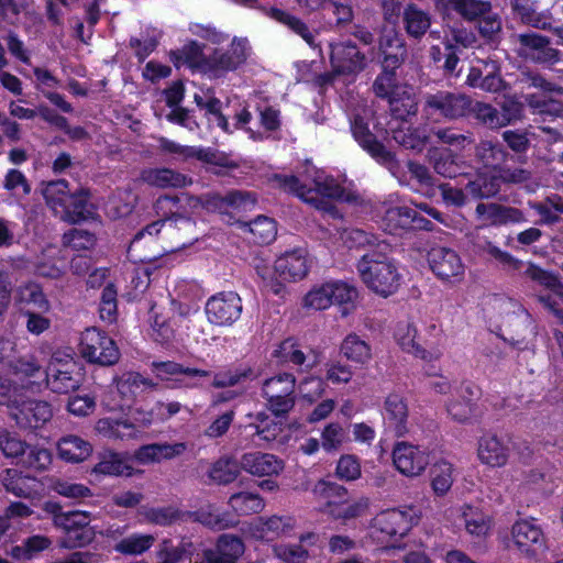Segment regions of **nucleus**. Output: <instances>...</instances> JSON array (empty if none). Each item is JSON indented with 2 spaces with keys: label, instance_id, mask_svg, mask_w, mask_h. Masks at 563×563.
Segmentation results:
<instances>
[{
  "label": "nucleus",
  "instance_id": "obj_1",
  "mask_svg": "<svg viewBox=\"0 0 563 563\" xmlns=\"http://www.w3.org/2000/svg\"><path fill=\"white\" fill-rule=\"evenodd\" d=\"M274 180L285 191L297 195L305 202L312 205L332 218H340V213L330 199H342L343 188L331 177L316 173L311 183H301L294 175H276Z\"/></svg>",
  "mask_w": 563,
  "mask_h": 563
},
{
  "label": "nucleus",
  "instance_id": "obj_2",
  "mask_svg": "<svg viewBox=\"0 0 563 563\" xmlns=\"http://www.w3.org/2000/svg\"><path fill=\"white\" fill-rule=\"evenodd\" d=\"M389 252H365L356 266L368 289L384 298L397 291L401 279L396 264L388 256Z\"/></svg>",
  "mask_w": 563,
  "mask_h": 563
},
{
  "label": "nucleus",
  "instance_id": "obj_3",
  "mask_svg": "<svg viewBox=\"0 0 563 563\" xmlns=\"http://www.w3.org/2000/svg\"><path fill=\"white\" fill-rule=\"evenodd\" d=\"M179 201L180 197L177 196H164L158 198L155 205L157 211H164V214H166V211L168 210L172 213V217H166L146 225L135 234L132 243L143 239L145 235H157L163 228L168 233H173L177 230L180 245H186L194 239L196 223L192 219L180 216L173 210L174 207H177Z\"/></svg>",
  "mask_w": 563,
  "mask_h": 563
},
{
  "label": "nucleus",
  "instance_id": "obj_4",
  "mask_svg": "<svg viewBox=\"0 0 563 563\" xmlns=\"http://www.w3.org/2000/svg\"><path fill=\"white\" fill-rule=\"evenodd\" d=\"M296 383V377L290 373H280L263 382L266 407L275 416H285L295 407Z\"/></svg>",
  "mask_w": 563,
  "mask_h": 563
},
{
  "label": "nucleus",
  "instance_id": "obj_5",
  "mask_svg": "<svg viewBox=\"0 0 563 563\" xmlns=\"http://www.w3.org/2000/svg\"><path fill=\"white\" fill-rule=\"evenodd\" d=\"M351 131L356 142L380 165L386 167L393 176L400 178L402 167L396 154L387 150L369 131L367 123L360 115L351 121Z\"/></svg>",
  "mask_w": 563,
  "mask_h": 563
},
{
  "label": "nucleus",
  "instance_id": "obj_6",
  "mask_svg": "<svg viewBox=\"0 0 563 563\" xmlns=\"http://www.w3.org/2000/svg\"><path fill=\"white\" fill-rule=\"evenodd\" d=\"M91 515L87 511H69L68 517H59L56 520V528L64 531L59 542L63 549H77L90 544L96 537L93 527L90 526Z\"/></svg>",
  "mask_w": 563,
  "mask_h": 563
},
{
  "label": "nucleus",
  "instance_id": "obj_7",
  "mask_svg": "<svg viewBox=\"0 0 563 563\" xmlns=\"http://www.w3.org/2000/svg\"><path fill=\"white\" fill-rule=\"evenodd\" d=\"M80 353L88 362L102 366L113 365L120 358L114 341L96 328L86 329L81 333Z\"/></svg>",
  "mask_w": 563,
  "mask_h": 563
},
{
  "label": "nucleus",
  "instance_id": "obj_8",
  "mask_svg": "<svg viewBox=\"0 0 563 563\" xmlns=\"http://www.w3.org/2000/svg\"><path fill=\"white\" fill-rule=\"evenodd\" d=\"M357 298L355 287L340 280L328 282L312 288L305 297V306L323 310L331 305H347Z\"/></svg>",
  "mask_w": 563,
  "mask_h": 563
},
{
  "label": "nucleus",
  "instance_id": "obj_9",
  "mask_svg": "<svg viewBox=\"0 0 563 563\" xmlns=\"http://www.w3.org/2000/svg\"><path fill=\"white\" fill-rule=\"evenodd\" d=\"M243 303L238 292L222 291L210 297L206 303L207 319L218 327H230L242 313Z\"/></svg>",
  "mask_w": 563,
  "mask_h": 563
},
{
  "label": "nucleus",
  "instance_id": "obj_10",
  "mask_svg": "<svg viewBox=\"0 0 563 563\" xmlns=\"http://www.w3.org/2000/svg\"><path fill=\"white\" fill-rule=\"evenodd\" d=\"M472 98L462 92L438 91L426 97L424 107L446 120H459L470 114Z\"/></svg>",
  "mask_w": 563,
  "mask_h": 563
},
{
  "label": "nucleus",
  "instance_id": "obj_11",
  "mask_svg": "<svg viewBox=\"0 0 563 563\" xmlns=\"http://www.w3.org/2000/svg\"><path fill=\"white\" fill-rule=\"evenodd\" d=\"M330 49V63L334 73L355 75L365 69L367 58L353 42L331 43Z\"/></svg>",
  "mask_w": 563,
  "mask_h": 563
},
{
  "label": "nucleus",
  "instance_id": "obj_12",
  "mask_svg": "<svg viewBox=\"0 0 563 563\" xmlns=\"http://www.w3.org/2000/svg\"><path fill=\"white\" fill-rule=\"evenodd\" d=\"M250 55L246 38L234 37L227 51L216 49L206 62L207 69L216 76L233 71L243 65Z\"/></svg>",
  "mask_w": 563,
  "mask_h": 563
},
{
  "label": "nucleus",
  "instance_id": "obj_13",
  "mask_svg": "<svg viewBox=\"0 0 563 563\" xmlns=\"http://www.w3.org/2000/svg\"><path fill=\"white\" fill-rule=\"evenodd\" d=\"M9 416L21 430H34L43 427L53 417V408L44 400L20 401L10 410Z\"/></svg>",
  "mask_w": 563,
  "mask_h": 563
},
{
  "label": "nucleus",
  "instance_id": "obj_14",
  "mask_svg": "<svg viewBox=\"0 0 563 563\" xmlns=\"http://www.w3.org/2000/svg\"><path fill=\"white\" fill-rule=\"evenodd\" d=\"M242 540L233 534H222L216 549H207L198 553L194 563H235L243 554Z\"/></svg>",
  "mask_w": 563,
  "mask_h": 563
},
{
  "label": "nucleus",
  "instance_id": "obj_15",
  "mask_svg": "<svg viewBox=\"0 0 563 563\" xmlns=\"http://www.w3.org/2000/svg\"><path fill=\"white\" fill-rule=\"evenodd\" d=\"M53 393L67 394L80 385V376L74 363H51L42 379Z\"/></svg>",
  "mask_w": 563,
  "mask_h": 563
},
{
  "label": "nucleus",
  "instance_id": "obj_16",
  "mask_svg": "<svg viewBox=\"0 0 563 563\" xmlns=\"http://www.w3.org/2000/svg\"><path fill=\"white\" fill-rule=\"evenodd\" d=\"M428 262L432 272L443 280L461 277L464 273L461 257L449 247H432L428 253Z\"/></svg>",
  "mask_w": 563,
  "mask_h": 563
},
{
  "label": "nucleus",
  "instance_id": "obj_17",
  "mask_svg": "<svg viewBox=\"0 0 563 563\" xmlns=\"http://www.w3.org/2000/svg\"><path fill=\"white\" fill-rule=\"evenodd\" d=\"M514 544L528 556H537L544 551V536L539 526L531 521H519L511 530Z\"/></svg>",
  "mask_w": 563,
  "mask_h": 563
},
{
  "label": "nucleus",
  "instance_id": "obj_18",
  "mask_svg": "<svg viewBox=\"0 0 563 563\" xmlns=\"http://www.w3.org/2000/svg\"><path fill=\"white\" fill-rule=\"evenodd\" d=\"M393 461L396 468L406 476L420 475L429 464L428 455L407 442L396 444Z\"/></svg>",
  "mask_w": 563,
  "mask_h": 563
},
{
  "label": "nucleus",
  "instance_id": "obj_19",
  "mask_svg": "<svg viewBox=\"0 0 563 563\" xmlns=\"http://www.w3.org/2000/svg\"><path fill=\"white\" fill-rule=\"evenodd\" d=\"M241 468L254 476L278 475L284 470V462L276 455L263 452H250L241 456Z\"/></svg>",
  "mask_w": 563,
  "mask_h": 563
},
{
  "label": "nucleus",
  "instance_id": "obj_20",
  "mask_svg": "<svg viewBox=\"0 0 563 563\" xmlns=\"http://www.w3.org/2000/svg\"><path fill=\"white\" fill-rule=\"evenodd\" d=\"M412 526V517L398 509H389L380 512L374 519V528L388 538L404 537Z\"/></svg>",
  "mask_w": 563,
  "mask_h": 563
},
{
  "label": "nucleus",
  "instance_id": "obj_21",
  "mask_svg": "<svg viewBox=\"0 0 563 563\" xmlns=\"http://www.w3.org/2000/svg\"><path fill=\"white\" fill-rule=\"evenodd\" d=\"M477 456L483 464L501 467L508 462L509 448L496 434H484L478 440Z\"/></svg>",
  "mask_w": 563,
  "mask_h": 563
},
{
  "label": "nucleus",
  "instance_id": "obj_22",
  "mask_svg": "<svg viewBox=\"0 0 563 563\" xmlns=\"http://www.w3.org/2000/svg\"><path fill=\"white\" fill-rule=\"evenodd\" d=\"M187 450L186 442L152 443L141 446L136 452V457L142 463H159L181 456Z\"/></svg>",
  "mask_w": 563,
  "mask_h": 563
},
{
  "label": "nucleus",
  "instance_id": "obj_23",
  "mask_svg": "<svg viewBox=\"0 0 563 563\" xmlns=\"http://www.w3.org/2000/svg\"><path fill=\"white\" fill-rule=\"evenodd\" d=\"M393 140L401 147L421 153L430 141V135L424 128L405 125L400 123L390 128Z\"/></svg>",
  "mask_w": 563,
  "mask_h": 563
},
{
  "label": "nucleus",
  "instance_id": "obj_24",
  "mask_svg": "<svg viewBox=\"0 0 563 563\" xmlns=\"http://www.w3.org/2000/svg\"><path fill=\"white\" fill-rule=\"evenodd\" d=\"M140 178L145 184L157 188H183L192 183L186 175L170 168H146Z\"/></svg>",
  "mask_w": 563,
  "mask_h": 563
},
{
  "label": "nucleus",
  "instance_id": "obj_25",
  "mask_svg": "<svg viewBox=\"0 0 563 563\" xmlns=\"http://www.w3.org/2000/svg\"><path fill=\"white\" fill-rule=\"evenodd\" d=\"M388 102L390 114L397 120L407 121L418 113V99L412 88H397Z\"/></svg>",
  "mask_w": 563,
  "mask_h": 563
},
{
  "label": "nucleus",
  "instance_id": "obj_26",
  "mask_svg": "<svg viewBox=\"0 0 563 563\" xmlns=\"http://www.w3.org/2000/svg\"><path fill=\"white\" fill-rule=\"evenodd\" d=\"M476 214L493 225H503L509 222H521L525 216L521 210L498 203H478Z\"/></svg>",
  "mask_w": 563,
  "mask_h": 563
},
{
  "label": "nucleus",
  "instance_id": "obj_27",
  "mask_svg": "<svg viewBox=\"0 0 563 563\" xmlns=\"http://www.w3.org/2000/svg\"><path fill=\"white\" fill-rule=\"evenodd\" d=\"M235 223L244 233H249L250 241L256 244H268L277 234L275 221L265 216H258L250 222L238 220Z\"/></svg>",
  "mask_w": 563,
  "mask_h": 563
},
{
  "label": "nucleus",
  "instance_id": "obj_28",
  "mask_svg": "<svg viewBox=\"0 0 563 563\" xmlns=\"http://www.w3.org/2000/svg\"><path fill=\"white\" fill-rule=\"evenodd\" d=\"M474 156L484 167L497 173L503 164L508 161L510 154L501 144L490 140H482L475 146Z\"/></svg>",
  "mask_w": 563,
  "mask_h": 563
},
{
  "label": "nucleus",
  "instance_id": "obj_29",
  "mask_svg": "<svg viewBox=\"0 0 563 563\" xmlns=\"http://www.w3.org/2000/svg\"><path fill=\"white\" fill-rule=\"evenodd\" d=\"M385 419L396 435L402 437L408 432V408L404 398L390 394L385 400Z\"/></svg>",
  "mask_w": 563,
  "mask_h": 563
},
{
  "label": "nucleus",
  "instance_id": "obj_30",
  "mask_svg": "<svg viewBox=\"0 0 563 563\" xmlns=\"http://www.w3.org/2000/svg\"><path fill=\"white\" fill-rule=\"evenodd\" d=\"M275 271L285 280L303 278L308 273L306 256L300 251L288 252L275 262Z\"/></svg>",
  "mask_w": 563,
  "mask_h": 563
},
{
  "label": "nucleus",
  "instance_id": "obj_31",
  "mask_svg": "<svg viewBox=\"0 0 563 563\" xmlns=\"http://www.w3.org/2000/svg\"><path fill=\"white\" fill-rule=\"evenodd\" d=\"M268 15L279 23L286 25L295 34L299 35L310 47H319L317 42L318 32L316 30H311L307 23L298 16H295L291 13L278 8H271Z\"/></svg>",
  "mask_w": 563,
  "mask_h": 563
},
{
  "label": "nucleus",
  "instance_id": "obj_32",
  "mask_svg": "<svg viewBox=\"0 0 563 563\" xmlns=\"http://www.w3.org/2000/svg\"><path fill=\"white\" fill-rule=\"evenodd\" d=\"M440 9L453 10L467 21H475L492 10V3L484 0H435Z\"/></svg>",
  "mask_w": 563,
  "mask_h": 563
},
{
  "label": "nucleus",
  "instance_id": "obj_33",
  "mask_svg": "<svg viewBox=\"0 0 563 563\" xmlns=\"http://www.w3.org/2000/svg\"><path fill=\"white\" fill-rule=\"evenodd\" d=\"M57 451L62 460L71 463H79L90 456L92 446L88 441L80 437L69 434L58 441Z\"/></svg>",
  "mask_w": 563,
  "mask_h": 563
},
{
  "label": "nucleus",
  "instance_id": "obj_34",
  "mask_svg": "<svg viewBox=\"0 0 563 563\" xmlns=\"http://www.w3.org/2000/svg\"><path fill=\"white\" fill-rule=\"evenodd\" d=\"M91 214L88 190L80 188L71 190L70 199L60 212V218L70 223L88 219Z\"/></svg>",
  "mask_w": 563,
  "mask_h": 563
},
{
  "label": "nucleus",
  "instance_id": "obj_35",
  "mask_svg": "<svg viewBox=\"0 0 563 563\" xmlns=\"http://www.w3.org/2000/svg\"><path fill=\"white\" fill-rule=\"evenodd\" d=\"M154 367L156 368L157 373L163 375H183L189 380L186 382L185 379H178L180 384H183L186 387H199L200 384L198 380L200 378L209 377L210 372L195 368V367H186L179 363L176 362H161V363H154Z\"/></svg>",
  "mask_w": 563,
  "mask_h": 563
},
{
  "label": "nucleus",
  "instance_id": "obj_36",
  "mask_svg": "<svg viewBox=\"0 0 563 563\" xmlns=\"http://www.w3.org/2000/svg\"><path fill=\"white\" fill-rule=\"evenodd\" d=\"M33 477L24 475L16 468H5L0 473V482L8 493L20 498H30L34 489L30 486Z\"/></svg>",
  "mask_w": 563,
  "mask_h": 563
},
{
  "label": "nucleus",
  "instance_id": "obj_37",
  "mask_svg": "<svg viewBox=\"0 0 563 563\" xmlns=\"http://www.w3.org/2000/svg\"><path fill=\"white\" fill-rule=\"evenodd\" d=\"M15 300L25 307L32 306V310L40 312H47L51 308L42 287L33 282L22 284L15 289Z\"/></svg>",
  "mask_w": 563,
  "mask_h": 563
},
{
  "label": "nucleus",
  "instance_id": "obj_38",
  "mask_svg": "<svg viewBox=\"0 0 563 563\" xmlns=\"http://www.w3.org/2000/svg\"><path fill=\"white\" fill-rule=\"evenodd\" d=\"M402 22L407 34L413 38L422 37L431 25L428 12L416 4H408L402 12Z\"/></svg>",
  "mask_w": 563,
  "mask_h": 563
},
{
  "label": "nucleus",
  "instance_id": "obj_39",
  "mask_svg": "<svg viewBox=\"0 0 563 563\" xmlns=\"http://www.w3.org/2000/svg\"><path fill=\"white\" fill-rule=\"evenodd\" d=\"M340 353L355 364L365 365L372 358L369 344L358 335L351 333L344 338L340 345Z\"/></svg>",
  "mask_w": 563,
  "mask_h": 563
},
{
  "label": "nucleus",
  "instance_id": "obj_40",
  "mask_svg": "<svg viewBox=\"0 0 563 563\" xmlns=\"http://www.w3.org/2000/svg\"><path fill=\"white\" fill-rule=\"evenodd\" d=\"M240 470V462L230 456H222L211 464L208 478L211 484L228 485L238 478Z\"/></svg>",
  "mask_w": 563,
  "mask_h": 563
},
{
  "label": "nucleus",
  "instance_id": "obj_41",
  "mask_svg": "<svg viewBox=\"0 0 563 563\" xmlns=\"http://www.w3.org/2000/svg\"><path fill=\"white\" fill-rule=\"evenodd\" d=\"M170 59L174 62L176 67L188 65L191 68H199L205 73H210V70L206 68L208 57L203 56L202 46L197 42H190L184 45L181 49L172 51Z\"/></svg>",
  "mask_w": 563,
  "mask_h": 563
},
{
  "label": "nucleus",
  "instance_id": "obj_42",
  "mask_svg": "<svg viewBox=\"0 0 563 563\" xmlns=\"http://www.w3.org/2000/svg\"><path fill=\"white\" fill-rule=\"evenodd\" d=\"M51 545L52 540L48 537L35 534L24 539L21 544L13 547L9 554L16 561H31Z\"/></svg>",
  "mask_w": 563,
  "mask_h": 563
},
{
  "label": "nucleus",
  "instance_id": "obj_43",
  "mask_svg": "<svg viewBox=\"0 0 563 563\" xmlns=\"http://www.w3.org/2000/svg\"><path fill=\"white\" fill-rule=\"evenodd\" d=\"M385 221L390 229H406L417 223L419 228H427L430 221L418 216L417 211L409 207L389 208L385 213Z\"/></svg>",
  "mask_w": 563,
  "mask_h": 563
},
{
  "label": "nucleus",
  "instance_id": "obj_44",
  "mask_svg": "<svg viewBox=\"0 0 563 563\" xmlns=\"http://www.w3.org/2000/svg\"><path fill=\"white\" fill-rule=\"evenodd\" d=\"M256 201L257 199L253 194L240 190L229 191L224 196L214 194L209 196L208 199V202L214 207L228 205L240 211L252 210L255 207Z\"/></svg>",
  "mask_w": 563,
  "mask_h": 563
},
{
  "label": "nucleus",
  "instance_id": "obj_45",
  "mask_svg": "<svg viewBox=\"0 0 563 563\" xmlns=\"http://www.w3.org/2000/svg\"><path fill=\"white\" fill-rule=\"evenodd\" d=\"M140 515L150 523L158 526H170L176 521L184 520L189 514L183 512L179 509L168 507H147L144 506L140 509Z\"/></svg>",
  "mask_w": 563,
  "mask_h": 563
},
{
  "label": "nucleus",
  "instance_id": "obj_46",
  "mask_svg": "<svg viewBox=\"0 0 563 563\" xmlns=\"http://www.w3.org/2000/svg\"><path fill=\"white\" fill-rule=\"evenodd\" d=\"M43 196L46 203L54 210L55 213L60 214L65 208L66 202L70 199V188L64 179H58L47 183L43 190Z\"/></svg>",
  "mask_w": 563,
  "mask_h": 563
},
{
  "label": "nucleus",
  "instance_id": "obj_47",
  "mask_svg": "<svg viewBox=\"0 0 563 563\" xmlns=\"http://www.w3.org/2000/svg\"><path fill=\"white\" fill-rule=\"evenodd\" d=\"M229 505L239 516H249L261 512L265 503L256 493L241 492L230 496Z\"/></svg>",
  "mask_w": 563,
  "mask_h": 563
},
{
  "label": "nucleus",
  "instance_id": "obj_48",
  "mask_svg": "<svg viewBox=\"0 0 563 563\" xmlns=\"http://www.w3.org/2000/svg\"><path fill=\"white\" fill-rule=\"evenodd\" d=\"M510 7L526 24L541 30L550 26L547 16L537 12L533 0H510Z\"/></svg>",
  "mask_w": 563,
  "mask_h": 563
},
{
  "label": "nucleus",
  "instance_id": "obj_49",
  "mask_svg": "<svg viewBox=\"0 0 563 563\" xmlns=\"http://www.w3.org/2000/svg\"><path fill=\"white\" fill-rule=\"evenodd\" d=\"M154 386L152 380L143 378L139 373H126L117 384L119 394L126 402L132 401L139 393Z\"/></svg>",
  "mask_w": 563,
  "mask_h": 563
},
{
  "label": "nucleus",
  "instance_id": "obj_50",
  "mask_svg": "<svg viewBox=\"0 0 563 563\" xmlns=\"http://www.w3.org/2000/svg\"><path fill=\"white\" fill-rule=\"evenodd\" d=\"M470 114L473 115L474 120L489 130H499L503 129L501 119L499 115V109L494 107L490 103L483 101H474L472 99V106L470 109Z\"/></svg>",
  "mask_w": 563,
  "mask_h": 563
},
{
  "label": "nucleus",
  "instance_id": "obj_51",
  "mask_svg": "<svg viewBox=\"0 0 563 563\" xmlns=\"http://www.w3.org/2000/svg\"><path fill=\"white\" fill-rule=\"evenodd\" d=\"M465 189L475 199H485L496 196L499 190V179L496 175L479 174L473 180H470Z\"/></svg>",
  "mask_w": 563,
  "mask_h": 563
},
{
  "label": "nucleus",
  "instance_id": "obj_52",
  "mask_svg": "<svg viewBox=\"0 0 563 563\" xmlns=\"http://www.w3.org/2000/svg\"><path fill=\"white\" fill-rule=\"evenodd\" d=\"M295 526V519L290 516H272L258 519V530L263 538L273 540L289 532Z\"/></svg>",
  "mask_w": 563,
  "mask_h": 563
},
{
  "label": "nucleus",
  "instance_id": "obj_53",
  "mask_svg": "<svg viewBox=\"0 0 563 563\" xmlns=\"http://www.w3.org/2000/svg\"><path fill=\"white\" fill-rule=\"evenodd\" d=\"M93 471L104 475L131 476L132 467L118 453L107 452L101 456L99 463L96 464Z\"/></svg>",
  "mask_w": 563,
  "mask_h": 563
},
{
  "label": "nucleus",
  "instance_id": "obj_54",
  "mask_svg": "<svg viewBox=\"0 0 563 563\" xmlns=\"http://www.w3.org/2000/svg\"><path fill=\"white\" fill-rule=\"evenodd\" d=\"M313 494L327 501L323 512L346 500L347 490L335 483L319 481L313 487Z\"/></svg>",
  "mask_w": 563,
  "mask_h": 563
},
{
  "label": "nucleus",
  "instance_id": "obj_55",
  "mask_svg": "<svg viewBox=\"0 0 563 563\" xmlns=\"http://www.w3.org/2000/svg\"><path fill=\"white\" fill-rule=\"evenodd\" d=\"M427 162L433 170L446 178H452L457 174L455 158L451 154H445L437 147H431L427 152Z\"/></svg>",
  "mask_w": 563,
  "mask_h": 563
},
{
  "label": "nucleus",
  "instance_id": "obj_56",
  "mask_svg": "<svg viewBox=\"0 0 563 563\" xmlns=\"http://www.w3.org/2000/svg\"><path fill=\"white\" fill-rule=\"evenodd\" d=\"M346 241L351 247L368 249L366 252L390 251V245L385 241H379L374 234L367 233L361 229H354L347 233Z\"/></svg>",
  "mask_w": 563,
  "mask_h": 563
},
{
  "label": "nucleus",
  "instance_id": "obj_57",
  "mask_svg": "<svg viewBox=\"0 0 563 563\" xmlns=\"http://www.w3.org/2000/svg\"><path fill=\"white\" fill-rule=\"evenodd\" d=\"M369 501L366 497H361L358 499L341 503L339 506H334L332 509H328L327 514L334 519H354L363 516L367 508Z\"/></svg>",
  "mask_w": 563,
  "mask_h": 563
},
{
  "label": "nucleus",
  "instance_id": "obj_58",
  "mask_svg": "<svg viewBox=\"0 0 563 563\" xmlns=\"http://www.w3.org/2000/svg\"><path fill=\"white\" fill-rule=\"evenodd\" d=\"M195 520L213 530H224L238 525V520L229 514H220L212 509H201L195 512Z\"/></svg>",
  "mask_w": 563,
  "mask_h": 563
},
{
  "label": "nucleus",
  "instance_id": "obj_59",
  "mask_svg": "<svg viewBox=\"0 0 563 563\" xmlns=\"http://www.w3.org/2000/svg\"><path fill=\"white\" fill-rule=\"evenodd\" d=\"M511 38L516 44H519V55L531 58L532 55L537 54L541 48H544L547 44H550L549 37L533 32L514 34Z\"/></svg>",
  "mask_w": 563,
  "mask_h": 563
},
{
  "label": "nucleus",
  "instance_id": "obj_60",
  "mask_svg": "<svg viewBox=\"0 0 563 563\" xmlns=\"http://www.w3.org/2000/svg\"><path fill=\"white\" fill-rule=\"evenodd\" d=\"M453 467L450 463L441 461L431 468V484L434 493L439 496L445 495L453 483Z\"/></svg>",
  "mask_w": 563,
  "mask_h": 563
},
{
  "label": "nucleus",
  "instance_id": "obj_61",
  "mask_svg": "<svg viewBox=\"0 0 563 563\" xmlns=\"http://www.w3.org/2000/svg\"><path fill=\"white\" fill-rule=\"evenodd\" d=\"M155 542L152 534H132L115 544V551L123 554L139 555L147 551Z\"/></svg>",
  "mask_w": 563,
  "mask_h": 563
},
{
  "label": "nucleus",
  "instance_id": "obj_62",
  "mask_svg": "<svg viewBox=\"0 0 563 563\" xmlns=\"http://www.w3.org/2000/svg\"><path fill=\"white\" fill-rule=\"evenodd\" d=\"M433 135L440 143L463 150L474 143L472 132L460 133L454 128H439L433 130Z\"/></svg>",
  "mask_w": 563,
  "mask_h": 563
},
{
  "label": "nucleus",
  "instance_id": "obj_63",
  "mask_svg": "<svg viewBox=\"0 0 563 563\" xmlns=\"http://www.w3.org/2000/svg\"><path fill=\"white\" fill-rule=\"evenodd\" d=\"M52 464V453L49 450L40 446H30L25 456L22 459V465L26 468L43 472Z\"/></svg>",
  "mask_w": 563,
  "mask_h": 563
},
{
  "label": "nucleus",
  "instance_id": "obj_64",
  "mask_svg": "<svg viewBox=\"0 0 563 563\" xmlns=\"http://www.w3.org/2000/svg\"><path fill=\"white\" fill-rule=\"evenodd\" d=\"M473 407V400L471 398H466L464 394H461L456 398L450 400L446 406V410L454 421L464 423L472 417Z\"/></svg>",
  "mask_w": 563,
  "mask_h": 563
}]
</instances>
